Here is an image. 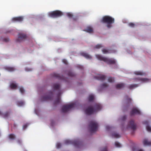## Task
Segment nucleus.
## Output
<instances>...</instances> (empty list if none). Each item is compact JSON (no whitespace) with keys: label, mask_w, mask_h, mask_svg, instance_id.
Listing matches in <instances>:
<instances>
[{"label":"nucleus","mask_w":151,"mask_h":151,"mask_svg":"<svg viewBox=\"0 0 151 151\" xmlns=\"http://www.w3.org/2000/svg\"><path fill=\"white\" fill-rule=\"evenodd\" d=\"M17 143L19 144H20V145L22 143V141L21 139H18L17 140Z\"/></svg>","instance_id":"obj_47"},{"label":"nucleus","mask_w":151,"mask_h":151,"mask_svg":"<svg viewBox=\"0 0 151 151\" xmlns=\"http://www.w3.org/2000/svg\"><path fill=\"white\" fill-rule=\"evenodd\" d=\"M129 25L130 27H133L135 25V24L133 23H131L129 24Z\"/></svg>","instance_id":"obj_43"},{"label":"nucleus","mask_w":151,"mask_h":151,"mask_svg":"<svg viewBox=\"0 0 151 151\" xmlns=\"http://www.w3.org/2000/svg\"><path fill=\"white\" fill-rule=\"evenodd\" d=\"M24 18V17L23 16L14 17L12 19L11 21L13 22H21L23 20Z\"/></svg>","instance_id":"obj_14"},{"label":"nucleus","mask_w":151,"mask_h":151,"mask_svg":"<svg viewBox=\"0 0 151 151\" xmlns=\"http://www.w3.org/2000/svg\"><path fill=\"white\" fill-rule=\"evenodd\" d=\"M102 106L99 103L95 104L93 107L88 106L84 110L85 113L87 115H90L95 113L96 112L100 110Z\"/></svg>","instance_id":"obj_2"},{"label":"nucleus","mask_w":151,"mask_h":151,"mask_svg":"<svg viewBox=\"0 0 151 151\" xmlns=\"http://www.w3.org/2000/svg\"><path fill=\"white\" fill-rule=\"evenodd\" d=\"M63 14V13L59 10L49 12L47 13V15L49 17L53 18L61 17Z\"/></svg>","instance_id":"obj_9"},{"label":"nucleus","mask_w":151,"mask_h":151,"mask_svg":"<svg viewBox=\"0 0 151 151\" xmlns=\"http://www.w3.org/2000/svg\"><path fill=\"white\" fill-rule=\"evenodd\" d=\"M142 113L140 109L137 107H135L133 108L130 112V114L131 116L135 115H142Z\"/></svg>","instance_id":"obj_13"},{"label":"nucleus","mask_w":151,"mask_h":151,"mask_svg":"<svg viewBox=\"0 0 151 151\" xmlns=\"http://www.w3.org/2000/svg\"><path fill=\"white\" fill-rule=\"evenodd\" d=\"M132 75L133 76H134V75L145 76L147 75V74L146 72L142 71H136L134 72Z\"/></svg>","instance_id":"obj_15"},{"label":"nucleus","mask_w":151,"mask_h":151,"mask_svg":"<svg viewBox=\"0 0 151 151\" xmlns=\"http://www.w3.org/2000/svg\"><path fill=\"white\" fill-rule=\"evenodd\" d=\"M52 88L54 90L57 91L56 98L55 102V103H58L60 101V96L62 93L60 85L58 83H54L52 86Z\"/></svg>","instance_id":"obj_5"},{"label":"nucleus","mask_w":151,"mask_h":151,"mask_svg":"<svg viewBox=\"0 0 151 151\" xmlns=\"http://www.w3.org/2000/svg\"><path fill=\"white\" fill-rule=\"evenodd\" d=\"M100 151H107L106 147L101 149Z\"/></svg>","instance_id":"obj_42"},{"label":"nucleus","mask_w":151,"mask_h":151,"mask_svg":"<svg viewBox=\"0 0 151 151\" xmlns=\"http://www.w3.org/2000/svg\"><path fill=\"white\" fill-rule=\"evenodd\" d=\"M9 137L10 139L12 140L15 138V135L13 134H10L9 135Z\"/></svg>","instance_id":"obj_32"},{"label":"nucleus","mask_w":151,"mask_h":151,"mask_svg":"<svg viewBox=\"0 0 151 151\" xmlns=\"http://www.w3.org/2000/svg\"><path fill=\"white\" fill-rule=\"evenodd\" d=\"M143 124L146 125V129L147 131L151 132V127L149 125L148 122L147 121H145L143 122Z\"/></svg>","instance_id":"obj_16"},{"label":"nucleus","mask_w":151,"mask_h":151,"mask_svg":"<svg viewBox=\"0 0 151 151\" xmlns=\"http://www.w3.org/2000/svg\"><path fill=\"white\" fill-rule=\"evenodd\" d=\"M124 87V84L122 83L117 84L116 86V88L118 89H121L123 88Z\"/></svg>","instance_id":"obj_23"},{"label":"nucleus","mask_w":151,"mask_h":151,"mask_svg":"<svg viewBox=\"0 0 151 151\" xmlns=\"http://www.w3.org/2000/svg\"><path fill=\"white\" fill-rule=\"evenodd\" d=\"M78 68H80L81 69H83V66L81 65H78Z\"/></svg>","instance_id":"obj_49"},{"label":"nucleus","mask_w":151,"mask_h":151,"mask_svg":"<svg viewBox=\"0 0 151 151\" xmlns=\"http://www.w3.org/2000/svg\"><path fill=\"white\" fill-rule=\"evenodd\" d=\"M115 145L117 147H122V145L119 142H115Z\"/></svg>","instance_id":"obj_35"},{"label":"nucleus","mask_w":151,"mask_h":151,"mask_svg":"<svg viewBox=\"0 0 151 151\" xmlns=\"http://www.w3.org/2000/svg\"><path fill=\"white\" fill-rule=\"evenodd\" d=\"M127 116L126 115H124L121 116L120 118L119 119V122H124L126 119Z\"/></svg>","instance_id":"obj_28"},{"label":"nucleus","mask_w":151,"mask_h":151,"mask_svg":"<svg viewBox=\"0 0 151 151\" xmlns=\"http://www.w3.org/2000/svg\"><path fill=\"white\" fill-rule=\"evenodd\" d=\"M103 47V46L101 44H98L95 46V48L97 49H99Z\"/></svg>","instance_id":"obj_40"},{"label":"nucleus","mask_w":151,"mask_h":151,"mask_svg":"<svg viewBox=\"0 0 151 151\" xmlns=\"http://www.w3.org/2000/svg\"><path fill=\"white\" fill-rule=\"evenodd\" d=\"M27 126H28L27 124H25L23 125V129H25L27 127Z\"/></svg>","instance_id":"obj_48"},{"label":"nucleus","mask_w":151,"mask_h":151,"mask_svg":"<svg viewBox=\"0 0 151 151\" xmlns=\"http://www.w3.org/2000/svg\"><path fill=\"white\" fill-rule=\"evenodd\" d=\"M77 103L72 102L68 104L63 105L62 108V111L63 112H67L74 108L77 105Z\"/></svg>","instance_id":"obj_7"},{"label":"nucleus","mask_w":151,"mask_h":151,"mask_svg":"<svg viewBox=\"0 0 151 151\" xmlns=\"http://www.w3.org/2000/svg\"><path fill=\"white\" fill-rule=\"evenodd\" d=\"M81 54L82 55L87 59H90L92 58V56L91 55L86 52H82L81 53Z\"/></svg>","instance_id":"obj_20"},{"label":"nucleus","mask_w":151,"mask_h":151,"mask_svg":"<svg viewBox=\"0 0 151 151\" xmlns=\"http://www.w3.org/2000/svg\"><path fill=\"white\" fill-rule=\"evenodd\" d=\"M125 99L128 102H131L132 99L131 98L128 96H126Z\"/></svg>","instance_id":"obj_36"},{"label":"nucleus","mask_w":151,"mask_h":151,"mask_svg":"<svg viewBox=\"0 0 151 151\" xmlns=\"http://www.w3.org/2000/svg\"><path fill=\"white\" fill-rule=\"evenodd\" d=\"M35 112L36 115L38 116H39L40 110L39 107L35 108Z\"/></svg>","instance_id":"obj_34"},{"label":"nucleus","mask_w":151,"mask_h":151,"mask_svg":"<svg viewBox=\"0 0 151 151\" xmlns=\"http://www.w3.org/2000/svg\"><path fill=\"white\" fill-rule=\"evenodd\" d=\"M26 35L23 33H20L18 34L16 40V42L17 43L21 42L24 41L27 38Z\"/></svg>","instance_id":"obj_12"},{"label":"nucleus","mask_w":151,"mask_h":151,"mask_svg":"<svg viewBox=\"0 0 151 151\" xmlns=\"http://www.w3.org/2000/svg\"><path fill=\"white\" fill-rule=\"evenodd\" d=\"M101 22L105 23L107 27L110 28L113 27L112 24L114 23V19L111 16L106 15L102 17Z\"/></svg>","instance_id":"obj_4"},{"label":"nucleus","mask_w":151,"mask_h":151,"mask_svg":"<svg viewBox=\"0 0 151 151\" xmlns=\"http://www.w3.org/2000/svg\"><path fill=\"white\" fill-rule=\"evenodd\" d=\"M67 14L68 17L70 18H72L73 17V15L71 13H67Z\"/></svg>","instance_id":"obj_38"},{"label":"nucleus","mask_w":151,"mask_h":151,"mask_svg":"<svg viewBox=\"0 0 151 151\" xmlns=\"http://www.w3.org/2000/svg\"><path fill=\"white\" fill-rule=\"evenodd\" d=\"M4 68L5 70L9 72L13 71L15 70V69L13 67L7 66L4 67Z\"/></svg>","instance_id":"obj_22"},{"label":"nucleus","mask_w":151,"mask_h":151,"mask_svg":"<svg viewBox=\"0 0 151 151\" xmlns=\"http://www.w3.org/2000/svg\"><path fill=\"white\" fill-rule=\"evenodd\" d=\"M13 30L12 29H7L6 30V33H10L11 32L13 31Z\"/></svg>","instance_id":"obj_45"},{"label":"nucleus","mask_w":151,"mask_h":151,"mask_svg":"<svg viewBox=\"0 0 151 151\" xmlns=\"http://www.w3.org/2000/svg\"><path fill=\"white\" fill-rule=\"evenodd\" d=\"M68 75L70 76H74V74L72 72H69L68 73Z\"/></svg>","instance_id":"obj_44"},{"label":"nucleus","mask_w":151,"mask_h":151,"mask_svg":"<svg viewBox=\"0 0 151 151\" xmlns=\"http://www.w3.org/2000/svg\"><path fill=\"white\" fill-rule=\"evenodd\" d=\"M143 143L145 146H149L151 145V142L148 141L147 139L145 138L143 140Z\"/></svg>","instance_id":"obj_18"},{"label":"nucleus","mask_w":151,"mask_h":151,"mask_svg":"<svg viewBox=\"0 0 151 151\" xmlns=\"http://www.w3.org/2000/svg\"><path fill=\"white\" fill-rule=\"evenodd\" d=\"M55 77H59V79H61L63 81H66V80H67V78H64V77H60V75H59L58 74H55Z\"/></svg>","instance_id":"obj_30"},{"label":"nucleus","mask_w":151,"mask_h":151,"mask_svg":"<svg viewBox=\"0 0 151 151\" xmlns=\"http://www.w3.org/2000/svg\"><path fill=\"white\" fill-rule=\"evenodd\" d=\"M9 40V39L7 37H0V41L7 42Z\"/></svg>","instance_id":"obj_29"},{"label":"nucleus","mask_w":151,"mask_h":151,"mask_svg":"<svg viewBox=\"0 0 151 151\" xmlns=\"http://www.w3.org/2000/svg\"><path fill=\"white\" fill-rule=\"evenodd\" d=\"M106 130L107 131H111L113 129L112 127L111 126L109 125H107L105 126Z\"/></svg>","instance_id":"obj_26"},{"label":"nucleus","mask_w":151,"mask_h":151,"mask_svg":"<svg viewBox=\"0 0 151 151\" xmlns=\"http://www.w3.org/2000/svg\"><path fill=\"white\" fill-rule=\"evenodd\" d=\"M64 143L66 145H73L76 148H80L82 146V143L78 140H71L67 139L65 140Z\"/></svg>","instance_id":"obj_6"},{"label":"nucleus","mask_w":151,"mask_h":151,"mask_svg":"<svg viewBox=\"0 0 151 151\" xmlns=\"http://www.w3.org/2000/svg\"><path fill=\"white\" fill-rule=\"evenodd\" d=\"M122 126V130H126L129 129L134 130L136 129V124L134 123V121L132 120L129 121L127 125L125 127H124V125L123 124Z\"/></svg>","instance_id":"obj_8"},{"label":"nucleus","mask_w":151,"mask_h":151,"mask_svg":"<svg viewBox=\"0 0 151 151\" xmlns=\"http://www.w3.org/2000/svg\"><path fill=\"white\" fill-rule=\"evenodd\" d=\"M102 51L104 54H106L108 53H111L112 52H110L109 50H107L106 49H104L102 50Z\"/></svg>","instance_id":"obj_31"},{"label":"nucleus","mask_w":151,"mask_h":151,"mask_svg":"<svg viewBox=\"0 0 151 151\" xmlns=\"http://www.w3.org/2000/svg\"><path fill=\"white\" fill-rule=\"evenodd\" d=\"M53 121L52 122H51V124H53Z\"/></svg>","instance_id":"obj_51"},{"label":"nucleus","mask_w":151,"mask_h":151,"mask_svg":"<svg viewBox=\"0 0 151 151\" xmlns=\"http://www.w3.org/2000/svg\"><path fill=\"white\" fill-rule=\"evenodd\" d=\"M94 96L93 94H90L88 97V101L90 102L92 101L94 99Z\"/></svg>","instance_id":"obj_25"},{"label":"nucleus","mask_w":151,"mask_h":151,"mask_svg":"<svg viewBox=\"0 0 151 151\" xmlns=\"http://www.w3.org/2000/svg\"><path fill=\"white\" fill-rule=\"evenodd\" d=\"M108 86V85L106 83H104L101 86V88L103 89L107 88Z\"/></svg>","instance_id":"obj_33"},{"label":"nucleus","mask_w":151,"mask_h":151,"mask_svg":"<svg viewBox=\"0 0 151 151\" xmlns=\"http://www.w3.org/2000/svg\"><path fill=\"white\" fill-rule=\"evenodd\" d=\"M86 32L91 33L93 32V30L91 27L90 26H88L84 30Z\"/></svg>","instance_id":"obj_21"},{"label":"nucleus","mask_w":151,"mask_h":151,"mask_svg":"<svg viewBox=\"0 0 151 151\" xmlns=\"http://www.w3.org/2000/svg\"><path fill=\"white\" fill-rule=\"evenodd\" d=\"M50 95L47 96V94H45L41 98V100L42 101H45L49 99H50L51 96L52 95V93H51Z\"/></svg>","instance_id":"obj_17"},{"label":"nucleus","mask_w":151,"mask_h":151,"mask_svg":"<svg viewBox=\"0 0 151 151\" xmlns=\"http://www.w3.org/2000/svg\"><path fill=\"white\" fill-rule=\"evenodd\" d=\"M62 61L65 64H67L68 63V62L65 59H63L62 60Z\"/></svg>","instance_id":"obj_46"},{"label":"nucleus","mask_w":151,"mask_h":151,"mask_svg":"<svg viewBox=\"0 0 151 151\" xmlns=\"http://www.w3.org/2000/svg\"><path fill=\"white\" fill-rule=\"evenodd\" d=\"M111 136L113 137L119 138L120 137V135L115 132H113L111 133Z\"/></svg>","instance_id":"obj_24"},{"label":"nucleus","mask_w":151,"mask_h":151,"mask_svg":"<svg viewBox=\"0 0 151 151\" xmlns=\"http://www.w3.org/2000/svg\"><path fill=\"white\" fill-rule=\"evenodd\" d=\"M61 146V144L60 142H57L56 144V147L57 148H60Z\"/></svg>","instance_id":"obj_39"},{"label":"nucleus","mask_w":151,"mask_h":151,"mask_svg":"<svg viewBox=\"0 0 151 151\" xmlns=\"http://www.w3.org/2000/svg\"><path fill=\"white\" fill-rule=\"evenodd\" d=\"M108 81L110 83H112L114 81V79L112 77H109L108 79Z\"/></svg>","instance_id":"obj_37"},{"label":"nucleus","mask_w":151,"mask_h":151,"mask_svg":"<svg viewBox=\"0 0 151 151\" xmlns=\"http://www.w3.org/2000/svg\"><path fill=\"white\" fill-rule=\"evenodd\" d=\"M137 151H144L143 149H139Z\"/></svg>","instance_id":"obj_50"},{"label":"nucleus","mask_w":151,"mask_h":151,"mask_svg":"<svg viewBox=\"0 0 151 151\" xmlns=\"http://www.w3.org/2000/svg\"><path fill=\"white\" fill-rule=\"evenodd\" d=\"M25 103L23 101H18L17 102V104L18 106H22L24 105Z\"/></svg>","instance_id":"obj_27"},{"label":"nucleus","mask_w":151,"mask_h":151,"mask_svg":"<svg viewBox=\"0 0 151 151\" xmlns=\"http://www.w3.org/2000/svg\"><path fill=\"white\" fill-rule=\"evenodd\" d=\"M9 86L12 89H17L18 87L21 93L23 94L25 92V90L22 86L18 87L17 84L15 81H12L10 83Z\"/></svg>","instance_id":"obj_11"},{"label":"nucleus","mask_w":151,"mask_h":151,"mask_svg":"<svg viewBox=\"0 0 151 151\" xmlns=\"http://www.w3.org/2000/svg\"><path fill=\"white\" fill-rule=\"evenodd\" d=\"M25 70L26 71H30L32 70V69L31 68H25Z\"/></svg>","instance_id":"obj_41"},{"label":"nucleus","mask_w":151,"mask_h":151,"mask_svg":"<svg viewBox=\"0 0 151 151\" xmlns=\"http://www.w3.org/2000/svg\"><path fill=\"white\" fill-rule=\"evenodd\" d=\"M98 127L97 122L95 121H92L90 122L89 125V128L91 133H93L96 132Z\"/></svg>","instance_id":"obj_10"},{"label":"nucleus","mask_w":151,"mask_h":151,"mask_svg":"<svg viewBox=\"0 0 151 151\" xmlns=\"http://www.w3.org/2000/svg\"><path fill=\"white\" fill-rule=\"evenodd\" d=\"M96 57L99 60H102L106 63L109 64H112L114 66L115 68H116L118 67V65L116 60L113 58H109L106 57H104L99 55H96Z\"/></svg>","instance_id":"obj_3"},{"label":"nucleus","mask_w":151,"mask_h":151,"mask_svg":"<svg viewBox=\"0 0 151 151\" xmlns=\"http://www.w3.org/2000/svg\"><path fill=\"white\" fill-rule=\"evenodd\" d=\"M130 80H132L133 81L138 83L137 84L130 85L129 86V89H134L139 86L140 85V84L150 82L151 81V78L139 77H138L137 78L133 77L132 78H130Z\"/></svg>","instance_id":"obj_1"},{"label":"nucleus","mask_w":151,"mask_h":151,"mask_svg":"<svg viewBox=\"0 0 151 151\" xmlns=\"http://www.w3.org/2000/svg\"><path fill=\"white\" fill-rule=\"evenodd\" d=\"M24 151H27L26 150H24Z\"/></svg>","instance_id":"obj_52"},{"label":"nucleus","mask_w":151,"mask_h":151,"mask_svg":"<svg viewBox=\"0 0 151 151\" xmlns=\"http://www.w3.org/2000/svg\"><path fill=\"white\" fill-rule=\"evenodd\" d=\"M95 78L96 79L103 81L105 79L106 77L105 76L103 75H98L95 76Z\"/></svg>","instance_id":"obj_19"}]
</instances>
